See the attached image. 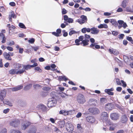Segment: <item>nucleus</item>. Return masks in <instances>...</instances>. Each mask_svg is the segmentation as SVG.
<instances>
[{"instance_id":"obj_62","label":"nucleus","mask_w":133,"mask_h":133,"mask_svg":"<svg viewBox=\"0 0 133 133\" xmlns=\"http://www.w3.org/2000/svg\"><path fill=\"white\" fill-rule=\"evenodd\" d=\"M18 130H11L10 131V133H18Z\"/></svg>"},{"instance_id":"obj_60","label":"nucleus","mask_w":133,"mask_h":133,"mask_svg":"<svg viewBox=\"0 0 133 133\" xmlns=\"http://www.w3.org/2000/svg\"><path fill=\"white\" fill-rule=\"evenodd\" d=\"M126 39L127 40H128L129 41L132 42V38L131 37L129 36H127L126 37Z\"/></svg>"},{"instance_id":"obj_63","label":"nucleus","mask_w":133,"mask_h":133,"mask_svg":"<svg viewBox=\"0 0 133 133\" xmlns=\"http://www.w3.org/2000/svg\"><path fill=\"white\" fill-rule=\"evenodd\" d=\"M124 35L123 34H121L119 35V38L120 39H122L123 38Z\"/></svg>"},{"instance_id":"obj_49","label":"nucleus","mask_w":133,"mask_h":133,"mask_svg":"<svg viewBox=\"0 0 133 133\" xmlns=\"http://www.w3.org/2000/svg\"><path fill=\"white\" fill-rule=\"evenodd\" d=\"M62 14H65L67 13V11L65 8H63L62 10Z\"/></svg>"},{"instance_id":"obj_22","label":"nucleus","mask_w":133,"mask_h":133,"mask_svg":"<svg viewBox=\"0 0 133 133\" xmlns=\"http://www.w3.org/2000/svg\"><path fill=\"white\" fill-rule=\"evenodd\" d=\"M37 131V129L35 127H32L30 128L28 131V133H35Z\"/></svg>"},{"instance_id":"obj_48","label":"nucleus","mask_w":133,"mask_h":133,"mask_svg":"<svg viewBox=\"0 0 133 133\" xmlns=\"http://www.w3.org/2000/svg\"><path fill=\"white\" fill-rule=\"evenodd\" d=\"M76 22H78L80 24H84L83 21H82L81 19H78L76 20Z\"/></svg>"},{"instance_id":"obj_41","label":"nucleus","mask_w":133,"mask_h":133,"mask_svg":"<svg viewBox=\"0 0 133 133\" xmlns=\"http://www.w3.org/2000/svg\"><path fill=\"white\" fill-rule=\"evenodd\" d=\"M14 44L15 42L13 41H10V42L7 44L8 45H9L10 46L13 45H14Z\"/></svg>"},{"instance_id":"obj_58","label":"nucleus","mask_w":133,"mask_h":133,"mask_svg":"<svg viewBox=\"0 0 133 133\" xmlns=\"http://www.w3.org/2000/svg\"><path fill=\"white\" fill-rule=\"evenodd\" d=\"M118 34V32L116 31H113L112 32V34L114 36H117Z\"/></svg>"},{"instance_id":"obj_21","label":"nucleus","mask_w":133,"mask_h":133,"mask_svg":"<svg viewBox=\"0 0 133 133\" xmlns=\"http://www.w3.org/2000/svg\"><path fill=\"white\" fill-rule=\"evenodd\" d=\"M96 43H92L90 45V47L92 48L93 49H95V48L96 49H99L100 48V46L96 44Z\"/></svg>"},{"instance_id":"obj_56","label":"nucleus","mask_w":133,"mask_h":133,"mask_svg":"<svg viewBox=\"0 0 133 133\" xmlns=\"http://www.w3.org/2000/svg\"><path fill=\"white\" fill-rule=\"evenodd\" d=\"M32 48L35 51H37L39 49V47L38 46H32Z\"/></svg>"},{"instance_id":"obj_37","label":"nucleus","mask_w":133,"mask_h":133,"mask_svg":"<svg viewBox=\"0 0 133 133\" xmlns=\"http://www.w3.org/2000/svg\"><path fill=\"white\" fill-rule=\"evenodd\" d=\"M123 58L124 61L125 63L128 62L129 59V58L126 55L123 56Z\"/></svg>"},{"instance_id":"obj_26","label":"nucleus","mask_w":133,"mask_h":133,"mask_svg":"<svg viewBox=\"0 0 133 133\" xmlns=\"http://www.w3.org/2000/svg\"><path fill=\"white\" fill-rule=\"evenodd\" d=\"M39 109L40 111H45L47 110V108L43 105H40L39 106Z\"/></svg>"},{"instance_id":"obj_33","label":"nucleus","mask_w":133,"mask_h":133,"mask_svg":"<svg viewBox=\"0 0 133 133\" xmlns=\"http://www.w3.org/2000/svg\"><path fill=\"white\" fill-rule=\"evenodd\" d=\"M32 84H29L27 85L24 88V90H29L32 87Z\"/></svg>"},{"instance_id":"obj_54","label":"nucleus","mask_w":133,"mask_h":133,"mask_svg":"<svg viewBox=\"0 0 133 133\" xmlns=\"http://www.w3.org/2000/svg\"><path fill=\"white\" fill-rule=\"evenodd\" d=\"M84 36H81L78 37V39L80 41H82L84 40Z\"/></svg>"},{"instance_id":"obj_59","label":"nucleus","mask_w":133,"mask_h":133,"mask_svg":"<svg viewBox=\"0 0 133 133\" xmlns=\"http://www.w3.org/2000/svg\"><path fill=\"white\" fill-rule=\"evenodd\" d=\"M52 35H55V36L56 37H58L59 36V34H58V33H57V32H52Z\"/></svg>"},{"instance_id":"obj_9","label":"nucleus","mask_w":133,"mask_h":133,"mask_svg":"<svg viewBox=\"0 0 133 133\" xmlns=\"http://www.w3.org/2000/svg\"><path fill=\"white\" fill-rule=\"evenodd\" d=\"M6 94V91L5 90H2L0 93V99L3 101L4 98L5 97Z\"/></svg>"},{"instance_id":"obj_5","label":"nucleus","mask_w":133,"mask_h":133,"mask_svg":"<svg viewBox=\"0 0 133 133\" xmlns=\"http://www.w3.org/2000/svg\"><path fill=\"white\" fill-rule=\"evenodd\" d=\"M108 115L107 112H103L101 114V119L103 122H106L108 119Z\"/></svg>"},{"instance_id":"obj_42","label":"nucleus","mask_w":133,"mask_h":133,"mask_svg":"<svg viewBox=\"0 0 133 133\" xmlns=\"http://www.w3.org/2000/svg\"><path fill=\"white\" fill-rule=\"evenodd\" d=\"M7 49L9 51H12L14 50L13 48L10 46H7L6 47Z\"/></svg>"},{"instance_id":"obj_44","label":"nucleus","mask_w":133,"mask_h":133,"mask_svg":"<svg viewBox=\"0 0 133 133\" xmlns=\"http://www.w3.org/2000/svg\"><path fill=\"white\" fill-rule=\"evenodd\" d=\"M80 41L78 39H76L75 40V42L76 43V45H79L81 44V43H79Z\"/></svg>"},{"instance_id":"obj_13","label":"nucleus","mask_w":133,"mask_h":133,"mask_svg":"<svg viewBox=\"0 0 133 133\" xmlns=\"http://www.w3.org/2000/svg\"><path fill=\"white\" fill-rule=\"evenodd\" d=\"M19 123V121L18 120H16L10 122V124L11 126L16 127L17 126Z\"/></svg>"},{"instance_id":"obj_6","label":"nucleus","mask_w":133,"mask_h":133,"mask_svg":"<svg viewBox=\"0 0 133 133\" xmlns=\"http://www.w3.org/2000/svg\"><path fill=\"white\" fill-rule=\"evenodd\" d=\"M86 119L87 122L91 124L94 123L96 120L95 118L92 116H88L86 117Z\"/></svg>"},{"instance_id":"obj_50","label":"nucleus","mask_w":133,"mask_h":133,"mask_svg":"<svg viewBox=\"0 0 133 133\" xmlns=\"http://www.w3.org/2000/svg\"><path fill=\"white\" fill-rule=\"evenodd\" d=\"M35 40L34 38H32L28 40V42L32 44L34 42Z\"/></svg>"},{"instance_id":"obj_16","label":"nucleus","mask_w":133,"mask_h":133,"mask_svg":"<svg viewBox=\"0 0 133 133\" xmlns=\"http://www.w3.org/2000/svg\"><path fill=\"white\" fill-rule=\"evenodd\" d=\"M31 123L29 122L26 121L24 124L22 125V129H23L25 130L30 125Z\"/></svg>"},{"instance_id":"obj_45","label":"nucleus","mask_w":133,"mask_h":133,"mask_svg":"<svg viewBox=\"0 0 133 133\" xmlns=\"http://www.w3.org/2000/svg\"><path fill=\"white\" fill-rule=\"evenodd\" d=\"M74 20L73 19L71 18H69L67 22L69 23H72L73 22Z\"/></svg>"},{"instance_id":"obj_17","label":"nucleus","mask_w":133,"mask_h":133,"mask_svg":"<svg viewBox=\"0 0 133 133\" xmlns=\"http://www.w3.org/2000/svg\"><path fill=\"white\" fill-rule=\"evenodd\" d=\"M113 106L111 103H108L106 104L105 108L106 110H111L113 108Z\"/></svg>"},{"instance_id":"obj_47","label":"nucleus","mask_w":133,"mask_h":133,"mask_svg":"<svg viewBox=\"0 0 133 133\" xmlns=\"http://www.w3.org/2000/svg\"><path fill=\"white\" fill-rule=\"evenodd\" d=\"M61 96L62 98H66L68 97V95L64 93H63L61 94Z\"/></svg>"},{"instance_id":"obj_7","label":"nucleus","mask_w":133,"mask_h":133,"mask_svg":"<svg viewBox=\"0 0 133 133\" xmlns=\"http://www.w3.org/2000/svg\"><path fill=\"white\" fill-rule=\"evenodd\" d=\"M89 111L94 114H96L99 113V110L95 108H90L89 109Z\"/></svg>"},{"instance_id":"obj_51","label":"nucleus","mask_w":133,"mask_h":133,"mask_svg":"<svg viewBox=\"0 0 133 133\" xmlns=\"http://www.w3.org/2000/svg\"><path fill=\"white\" fill-rule=\"evenodd\" d=\"M119 54V52L118 51L116 50H114L113 54H114L115 55H118Z\"/></svg>"},{"instance_id":"obj_43","label":"nucleus","mask_w":133,"mask_h":133,"mask_svg":"<svg viewBox=\"0 0 133 133\" xmlns=\"http://www.w3.org/2000/svg\"><path fill=\"white\" fill-rule=\"evenodd\" d=\"M43 89L44 91H48L49 90L51 89V88L49 87H45L43 88Z\"/></svg>"},{"instance_id":"obj_29","label":"nucleus","mask_w":133,"mask_h":133,"mask_svg":"<svg viewBox=\"0 0 133 133\" xmlns=\"http://www.w3.org/2000/svg\"><path fill=\"white\" fill-rule=\"evenodd\" d=\"M58 123L59 125L61 128L64 127L65 124V122L63 120L59 121L58 122Z\"/></svg>"},{"instance_id":"obj_2","label":"nucleus","mask_w":133,"mask_h":133,"mask_svg":"<svg viewBox=\"0 0 133 133\" xmlns=\"http://www.w3.org/2000/svg\"><path fill=\"white\" fill-rule=\"evenodd\" d=\"M57 101L55 98L49 99L47 103V105L49 108L52 107L55 105L57 103Z\"/></svg>"},{"instance_id":"obj_38","label":"nucleus","mask_w":133,"mask_h":133,"mask_svg":"<svg viewBox=\"0 0 133 133\" xmlns=\"http://www.w3.org/2000/svg\"><path fill=\"white\" fill-rule=\"evenodd\" d=\"M7 26L9 28V31L11 30V28L13 29H15L16 28L13 25H10V24H8L7 25Z\"/></svg>"},{"instance_id":"obj_46","label":"nucleus","mask_w":133,"mask_h":133,"mask_svg":"<svg viewBox=\"0 0 133 133\" xmlns=\"http://www.w3.org/2000/svg\"><path fill=\"white\" fill-rule=\"evenodd\" d=\"M82 116V114L80 112H78L77 113L76 116L77 118H79L81 117Z\"/></svg>"},{"instance_id":"obj_20","label":"nucleus","mask_w":133,"mask_h":133,"mask_svg":"<svg viewBox=\"0 0 133 133\" xmlns=\"http://www.w3.org/2000/svg\"><path fill=\"white\" fill-rule=\"evenodd\" d=\"M23 87V86L20 85L15 88H12L11 89L12 91H15L22 89Z\"/></svg>"},{"instance_id":"obj_4","label":"nucleus","mask_w":133,"mask_h":133,"mask_svg":"<svg viewBox=\"0 0 133 133\" xmlns=\"http://www.w3.org/2000/svg\"><path fill=\"white\" fill-rule=\"evenodd\" d=\"M22 66L23 67L22 69L21 70H19V72L21 73V74H22L24 72H26V70H28V69H30V65H22Z\"/></svg>"},{"instance_id":"obj_32","label":"nucleus","mask_w":133,"mask_h":133,"mask_svg":"<svg viewBox=\"0 0 133 133\" xmlns=\"http://www.w3.org/2000/svg\"><path fill=\"white\" fill-rule=\"evenodd\" d=\"M107 99L105 98H101L100 99V102L102 104H104L107 102Z\"/></svg>"},{"instance_id":"obj_55","label":"nucleus","mask_w":133,"mask_h":133,"mask_svg":"<svg viewBox=\"0 0 133 133\" xmlns=\"http://www.w3.org/2000/svg\"><path fill=\"white\" fill-rule=\"evenodd\" d=\"M69 18L68 16L66 15H64L63 16L64 19L65 21H67Z\"/></svg>"},{"instance_id":"obj_14","label":"nucleus","mask_w":133,"mask_h":133,"mask_svg":"<svg viewBox=\"0 0 133 133\" xmlns=\"http://www.w3.org/2000/svg\"><path fill=\"white\" fill-rule=\"evenodd\" d=\"M91 31V33L93 34H97L99 31V30L98 29L95 27L90 29V31Z\"/></svg>"},{"instance_id":"obj_10","label":"nucleus","mask_w":133,"mask_h":133,"mask_svg":"<svg viewBox=\"0 0 133 133\" xmlns=\"http://www.w3.org/2000/svg\"><path fill=\"white\" fill-rule=\"evenodd\" d=\"M71 111H66V110H61L59 112L60 114H62L65 116L70 115L72 114Z\"/></svg>"},{"instance_id":"obj_35","label":"nucleus","mask_w":133,"mask_h":133,"mask_svg":"<svg viewBox=\"0 0 133 133\" xmlns=\"http://www.w3.org/2000/svg\"><path fill=\"white\" fill-rule=\"evenodd\" d=\"M19 27L21 28L24 29H26V27L24 24L22 23H19L18 24Z\"/></svg>"},{"instance_id":"obj_39","label":"nucleus","mask_w":133,"mask_h":133,"mask_svg":"<svg viewBox=\"0 0 133 133\" xmlns=\"http://www.w3.org/2000/svg\"><path fill=\"white\" fill-rule=\"evenodd\" d=\"M33 87L35 89H37L39 88H41V86L40 85L38 84H36L34 85L33 86Z\"/></svg>"},{"instance_id":"obj_18","label":"nucleus","mask_w":133,"mask_h":133,"mask_svg":"<svg viewBox=\"0 0 133 133\" xmlns=\"http://www.w3.org/2000/svg\"><path fill=\"white\" fill-rule=\"evenodd\" d=\"M128 118L125 115H124L122 116L121 121L122 123H126L128 121Z\"/></svg>"},{"instance_id":"obj_36","label":"nucleus","mask_w":133,"mask_h":133,"mask_svg":"<svg viewBox=\"0 0 133 133\" xmlns=\"http://www.w3.org/2000/svg\"><path fill=\"white\" fill-rule=\"evenodd\" d=\"M83 44V46L87 45L89 44L87 42L85 39L83 40L81 43V44Z\"/></svg>"},{"instance_id":"obj_28","label":"nucleus","mask_w":133,"mask_h":133,"mask_svg":"<svg viewBox=\"0 0 133 133\" xmlns=\"http://www.w3.org/2000/svg\"><path fill=\"white\" fill-rule=\"evenodd\" d=\"M98 28L99 29L103 28H108V26L106 24L104 23L99 25L98 26Z\"/></svg>"},{"instance_id":"obj_19","label":"nucleus","mask_w":133,"mask_h":133,"mask_svg":"<svg viewBox=\"0 0 133 133\" xmlns=\"http://www.w3.org/2000/svg\"><path fill=\"white\" fill-rule=\"evenodd\" d=\"M3 56L4 58L6 60H11L12 58L10 56V55L7 54L6 52H4L3 53Z\"/></svg>"},{"instance_id":"obj_15","label":"nucleus","mask_w":133,"mask_h":133,"mask_svg":"<svg viewBox=\"0 0 133 133\" xmlns=\"http://www.w3.org/2000/svg\"><path fill=\"white\" fill-rule=\"evenodd\" d=\"M114 89L113 88H111L110 89H105L104 91L105 93H107L108 95L112 96L114 95V93L111 92V91H112Z\"/></svg>"},{"instance_id":"obj_57","label":"nucleus","mask_w":133,"mask_h":133,"mask_svg":"<svg viewBox=\"0 0 133 133\" xmlns=\"http://www.w3.org/2000/svg\"><path fill=\"white\" fill-rule=\"evenodd\" d=\"M38 64L37 63L35 62L34 63V64L32 65H30V68L32 67H34L36 66H37Z\"/></svg>"},{"instance_id":"obj_23","label":"nucleus","mask_w":133,"mask_h":133,"mask_svg":"<svg viewBox=\"0 0 133 133\" xmlns=\"http://www.w3.org/2000/svg\"><path fill=\"white\" fill-rule=\"evenodd\" d=\"M110 22L112 24V25L115 27H116L118 25V23L115 19H111L110 21Z\"/></svg>"},{"instance_id":"obj_34","label":"nucleus","mask_w":133,"mask_h":133,"mask_svg":"<svg viewBox=\"0 0 133 133\" xmlns=\"http://www.w3.org/2000/svg\"><path fill=\"white\" fill-rule=\"evenodd\" d=\"M127 2V1L126 0H124L122 3V6L124 8H125L126 6Z\"/></svg>"},{"instance_id":"obj_40","label":"nucleus","mask_w":133,"mask_h":133,"mask_svg":"<svg viewBox=\"0 0 133 133\" xmlns=\"http://www.w3.org/2000/svg\"><path fill=\"white\" fill-rule=\"evenodd\" d=\"M77 32L74 30H71L70 31L69 33V35L70 36H71L72 35L77 33Z\"/></svg>"},{"instance_id":"obj_3","label":"nucleus","mask_w":133,"mask_h":133,"mask_svg":"<svg viewBox=\"0 0 133 133\" xmlns=\"http://www.w3.org/2000/svg\"><path fill=\"white\" fill-rule=\"evenodd\" d=\"M66 129L67 131L71 132L74 129V127L70 122L68 121L65 124Z\"/></svg>"},{"instance_id":"obj_11","label":"nucleus","mask_w":133,"mask_h":133,"mask_svg":"<svg viewBox=\"0 0 133 133\" xmlns=\"http://www.w3.org/2000/svg\"><path fill=\"white\" fill-rule=\"evenodd\" d=\"M16 17V15L15 14L14 12L12 11H11L9 14V21L11 22L12 21V18H15Z\"/></svg>"},{"instance_id":"obj_52","label":"nucleus","mask_w":133,"mask_h":133,"mask_svg":"<svg viewBox=\"0 0 133 133\" xmlns=\"http://www.w3.org/2000/svg\"><path fill=\"white\" fill-rule=\"evenodd\" d=\"M121 82L123 84L122 86L124 87V88L125 87L127 86V84L125 82H124V81L123 80H121Z\"/></svg>"},{"instance_id":"obj_61","label":"nucleus","mask_w":133,"mask_h":133,"mask_svg":"<svg viewBox=\"0 0 133 133\" xmlns=\"http://www.w3.org/2000/svg\"><path fill=\"white\" fill-rule=\"evenodd\" d=\"M54 131L55 132H57V133H58V132H59V130L55 127H54Z\"/></svg>"},{"instance_id":"obj_1","label":"nucleus","mask_w":133,"mask_h":133,"mask_svg":"<svg viewBox=\"0 0 133 133\" xmlns=\"http://www.w3.org/2000/svg\"><path fill=\"white\" fill-rule=\"evenodd\" d=\"M77 101L79 104H83L86 101L84 96L81 94H79L77 97Z\"/></svg>"},{"instance_id":"obj_25","label":"nucleus","mask_w":133,"mask_h":133,"mask_svg":"<svg viewBox=\"0 0 133 133\" xmlns=\"http://www.w3.org/2000/svg\"><path fill=\"white\" fill-rule=\"evenodd\" d=\"M3 102L5 104L8 105L10 107L12 106V104L10 101H9L8 100L4 99L3 100Z\"/></svg>"},{"instance_id":"obj_53","label":"nucleus","mask_w":133,"mask_h":133,"mask_svg":"<svg viewBox=\"0 0 133 133\" xmlns=\"http://www.w3.org/2000/svg\"><path fill=\"white\" fill-rule=\"evenodd\" d=\"M122 26L124 29H125L128 26L126 23L124 22L122 24Z\"/></svg>"},{"instance_id":"obj_30","label":"nucleus","mask_w":133,"mask_h":133,"mask_svg":"<svg viewBox=\"0 0 133 133\" xmlns=\"http://www.w3.org/2000/svg\"><path fill=\"white\" fill-rule=\"evenodd\" d=\"M22 64L19 63H15L14 64V67L16 68L19 69L22 67Z\"/></svg>"},{"instance_id":"obj_64","label":"nucleus","mask_w":133,"mask_h":133,"mask_svg":"<svg viewBox=\"0 0 133 133\" xmlns=\"http://www.w3.org/2000/svg\"><path fill=\"white\" fill-rule=\"evenodd\" d=\"M0 133H7L6 129L4 128L2 130Z\"/></svg>"},{"instance_id":"obj_31","label":"nucleus","mask_w":133,"mask_h":133,"mask_svg":"<svg viewBox=\"0 0 133 133\" xmlns=\"http://www.w3.org/2000/svg\"><path fill=\"white\" fill-rule=\"evenodd\" d=\"M68 79V78L66 77L65 76H59L58 77V80L59 81L64 80L66 81Z\"/></svg>"},{"instance_id":"obj_24","label":"nucleus","mask_w":133,"mask_h":133,"mask_svg":"<svg viewBox=\"0 0 133 133\" xmlns=\"http://www.w3.org/2000/svg\"><path fill=\"white\" fill-rule=\"evenodd\" d=\"M80 17L84 23H87V18L86 16L84 15H82Z\"/></svg>"},{"instance_id":"obj_27","label":"nucleus","mask_w":133,"mask_h":133,"mask_svg":"<svg viewBox=\"0 0 133 133\" xmlns=\"http://www.w3.org/2000/svg\"><path fill=\"white\" fill-rule=\"evenodd\" d=\"M81 32L83 33H85L86 32H90V28H84L82 29Z\"/></svg>"},{"instance_id":"obj_12","label":"nucleus","mask_w":133,"mask_h":133,"mask_svg":"<svg viewBox=\"0 0 133 133\" xmlns=\"http://www.w3.org/2000/svg\"><path fill=\"white\" fill-rule=\"evenodd\" d=\"M19 70L17 71V69H12L9 71V73L11 74H21L19 72Z\"/></svg>"},{"instance_id":"obj_8","label":"nucleus","mask_w":133,"mask_h":133,"mask_svg":"<svg viewBox=\"0 0 133 133\" xmlns=\"http://www.w3.org/2000/svg\"><path fill=\"white\" fill-rule=\"evenodd\" d=\"M119 117V114L117 113H113L111 114L110 115L111 118L114 120H116L118 119Z\"/></svg>"}]
</instances>
